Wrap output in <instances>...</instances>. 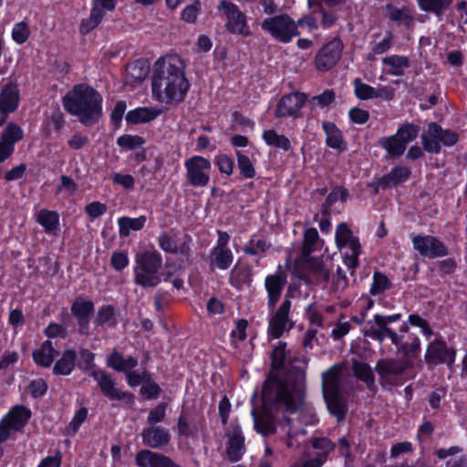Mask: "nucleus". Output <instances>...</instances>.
<instances>
[{"label": "nucleus", "instance_id": "1", "mask_svg": "<svg viewBox=\"0 0 467 467\" xmlns=\"http://www.w3.org/2000/svg\"><path fill=\"white\" fill-rule=\"evenodd\" d=\"M261 399V411L253 408L251 414L255 431L264 437H268L276 431L273 411L282 410L295 413L304 405V397L300 390L292 389L291 394L285 383L272 374L266 377L263 384Z\"/></svg>", "mask_w": 467, "mask_h": 467}, {"label": "nucleus", "instance_id": "2", "mask_svg": "<svg viewBox=\"0 0 467 467\" xmlns=\"http://www.w3.org/2000/svg\"><path fill=\"white\" fill-rule=\"evenodd\" d=\"M191 88L184 71V64L178 56L161 57L152 67L151 92L160 102L180 104Z\"/></svg>", "mask_w": 467, "mask_h": 467}, {"label": "nucleus", "instance_id": "3", "mask_svg": "<svg viewBox=\"0 0 467 467\" xmlns=\"http://www.w3.org/2000/svg\"><path fill=\"white\" fill-rule=\"evenodd\" d=\"M64 109L78 119L81 124L98 123L103 115V97L86 83L76 84L62 98Z\"/></svg>", "mask_w": 467, "mask_h": 467}, {"label": "nucleus", "instance_id": "4", "mask_svg": "<svg viewBox=\"0 0 467 467\" xmlns=\"http://www.w3.org/2000/svg\"><path fill=\"white\" fill-rule=\"evenodd\" d=\"M79 360L77 361L78 367L82 372L89 371V376L98 383V386L103 396L109 400L123 401L128 406L135 404V396L130 391H121L115 387V381L111 375L95 364L96 355L89 349L81 348L78 351Z\"/></svg>", "mask_w": 467, "mask_h": 467}, {"label": "nucleus", "instance_id": "5", "mask_svg": "<svg viewBox=\"0 0 467 467\" xmlns=\"http://www.w3.org/2000/svg\"><path fill=\"white\" fill-rule=\"evenodd\" d=\"M162 255L155 248L136 254L133 265V282L142 288L158 286L163 278Z\"/></svg>", "mask_w": 467, "mask_h": 467}, {"label": "nucleus", "instance_id": "6", "mask_svg": "<svg viewBox=\"0 0 467 467\" xmlns=\"http://www.w3.org/2000/svg\"><path fill=\"white\" fill-rule=\"evenodd\" d=\"M322 394L328 412L338 422L345 420L348 403L342 389V373L338 365L322 373Z\"/></svg>", "mask_w": 467, "mask_h": 467}, {"label": "nucleus", "instance_id": "7", "mask_svg": "<svg viewBox=\"0 0 467 467\" xmlns=\"http://www.w3.org/2000/svg\"><path fill=\"white\" fill-rule=\"evenodd\" d=\"M423 150L431 154H440L441 145L445 147L455 146L459 140V134L451 130L443 129L439 123L431 121L428 124L427 130L420 136Z\"/></svg>", "mask_w": 467, "mask_h": 467}, {"label": "nucleus", "instance_id": "8", "mask_svg": "<svg viewBox=\"0 0 467 467\" xmlns=\"http://www.w3.org/2000/svg\"><path fill=\"white\" fill-rule=\"evenodd\" d=\"M410 368L406 363L395 358H381L374 368L379 375V384L385 390H390L393 387H400L407 379L403 377L407 369Z\"/></svg>", "mask_w": 467, "mask_h": 467}, {"label": "nucleus", "instance_id": "9", "mask_svg": "<svg viewBox=\"0 0 467 467\" xmlns=\"http://www.w3.org/2000/svg\"><path fill=\"white\" fill-rule=\"evenodd\" d=\"M410 368L406 363L395 358H381L374 368L379 375V384L385 390H390L393 387H400L407 379L403 377L407 369Z\"/></svg>", "mask_w": 467, "mask_h": 467}, {"label": "nucleus", "instance_id": "10", "mask_svg": "<svg viewBox=\"0 0 467 467\" xmlns=\"http://www.w3.org/2000/svg\"><path fill=\"white\" fill-rule=\"evenodd\" d=\"M402 315L396 313L392 315L376 314L372 320H368L363 328L365 337H369L379 343L386 338H389L391 344H397L399 334L392 328L389 327V324L401 320Z\"/></svg>", "mask_w": 467, "mask_h": 467}, {"label": "nucleus", "instance_id": "11", "mask_svg": "<svg viewBox=\"0 0 467 467\" xmlns=\"http://www.w3.org/2000/svg\"><path fill=\"white\" fill-rule=\"evenodd\" d=\"M261 27L269 33L274 39L283 44L292 42L294 37L301 34L295 25V20L288 14H280L265 18L261 23Z\"/></svg>", "mask_w": 467, "mask_h": 467}, {"label": "nucleus", "instance_id": "12", "mask_svg": "<svg viewBox=\"0 0 467 467\" xmlns=\"http://www.w3.org/2000/svg\"><path fill=\"white\" fill-rule=\"evenodd\" d=\"M456 354V348L449 347L443 337L439 336L428 344L424 359L430 367L446 365L451 368L455 363Z\"/></svg>", "mask_w": 467, "mask_h": 467}, {"label": "nucleus", "instance_id": "13", "mask_svg": "<svg viewBox=\"0 0 467 467\" xmlns=\"http://www.w3.org/2000/svg\"><path fill=\"white\" fill-rule=\"evenodd\" d=\"M117 0H92L88 17L83 18L78 26L82 36H87L96 29L105 19L107 12L115 11Z\"/></svg>", "mask_w": 467, "mask_h": 467}, {"label": "nucleus", "instance_id": "14", "mask_svg": "<svg viewBox=\"0 0 467 467\" xmlns=\"http://www.w3.org/2000/svg\"><path fill=\"white\" fill-rule=\"evenodd\" d=\"M344 44L339 37H334L323 45L314 59L316 68L322 72L332 69L341 59Z\"/></svg>", "mask_w": 467, "mask_h": 467}, {"label": "nucleus", "instance_id": "15", "mask_svg": "<svg viewBox=\"0 0 467 467\" xmlns=\"http://www.w3.org/2000/svg\"><path fill=\"white\" fill-rule=\"evenodd\" d=\"M218 9L223 10L227 17L225 28L229 33L243 36H251L252 33L247 25V16L235 4L222 0L218 5Z\"/></svg>", "mask_w": 467, "mask_h": 467}, {"label": "nucleus", "instance_id": "16", "mask_svg": "<svg viewBox=\"0 0 467 467\" xmlns=\"http://www.w3.org/2000/svg\"><path fill=\"white\" fill-rule=\"evenodd\" d=\"M306 100L307 96L303 92L293 91L285 94L278 100L274 115L277 119H299L302 117L301 109L306 104Z\"/></svg>", "mask_w": 467, "mask_h": 467}, {"label": "nucleus", "instance_id": "17", "mask_svg": "<svg viewBox=\"0 0 467 467\" xmlns=\"http://www.w3.org/2000/svg\"><path fill=\"white\" fill-rule=\"evenodd\" d=\"M289 303L282 302L268 318L267 336L274 339H279L285 332L290 331L295 323L290 317Z\"/></svg>", "mask_w": 467, "mask_h": 467}, {"label": "nucleus", "instance_id": "18", "mask_svg": "<svg viewBox=\"0 0 467 467\" xmlns=\"http://www.w3.org/2000/svg\"><path fill=\"white\" fill-rule=\"evenodd\" d=\"M186 177L193 187H204L209 183L211 161L199 155L192 156L185 161Z\"/></svg>", "mask_w": 467, "mask_h": 467}, {"label": "nucleus", "instance_id": "19", "mask_svg": "<svg viewBox=\"0 0 467 467\" xmlns=\"http://www.w3.org/2000/svg\"><path fill=\"white\" fill-rule=\"evenodd\" d=\"M413 248L424 257L434 259L449 254V249L438 237L430 234H417L411 239Z\"/></svg>", "mask_w": 467, "mask_h": 467}, {"label": "nucleus", "instance_id": "20", "mask_svg": "<svg viewBox=\"0 0 467 467\" xmlns=\"http://www.w3.org/2000/svg\"><path fill=\"white\" fill-rule=\"evenodd\" d=\"M20 101L21 96L17 83L15 81L5 83L0 91V128L6 123L9 115L18 109Z\"/></svg>", "mask_w": 467, "mask_h": 467}, {"label": "nucleus", "instance_id": "21", "mask_svg": "<svg viewBox=\"0 0 467 467\" xmlns=\"http://www.w3.org/2000/svg\"><path fill=\"white\" fill-rule=\"evenodd\" d=\"M32 417L31 410L25 405H15L0 420V428L7 431V434L23 432Z\"/></svg>", "mask_w": 467, "mask_h": 467}, {"label": "nucleus", "instance_id": "22", "mask_svg": "<svg viewBox=\"0 0 467 467\" xmlns=\"http://www.w3.org/2000/svg\"><path fill=\"white\" fill-rule=\"evenodd\" d=\"M70 312L78 321V333L81 336H88L90 319L95 312L93 301L78 296L73 300Z\"/></svg>", "mask_w": 467, "mask_h": 467}, {"label": "nucleus", "instance_id": "23", "mask_svg": "<svg viewBox=\"0 0 467 467\" xmlns=\"http://www.w3.org/2000/svg\"><path fill=\"white\" fill-rule=\"evenodd\" d=\"M287 358V351H286V342L278 341L277 345L274 348L271 352L270 359V372L267 377L271 374L276 376L281 381H284L288 389V392L292 394V389L300 390L302 395L304 396V392L300 384L296 382H290L289 379L286 377V373L284 375H278L277 372L283 370L285 368V361Z\"/></svg>", "mask_w": 467, "mask_h": 467}, {"label": "nucleus", "instance_id": "24", "mask_svg": "<svg viewBox=\"0 0 467 467\" xmlns=\"http://www.w3.org/2000/svg\"><path fill=\"white\" fill-rule=\"evenodd\" d=\"M287 284V275L278 265L274 274L268 275L265 278V289L267 294V309L274 311L277 302L280 300L283 291Z\"/></svg>", "mask_w": 467, "mask_h": 467}, {"label": "nucleus", "instance_id": "25", "mask_svg": "<svg viewBox=\"0 0 467 467\" xmlns=\"http://www.w3.org/2000/svg\"><path fill=\"white\" fill-rule=\"evenodd\" d=\"M226 454L231 462H239L246 451L245 439L238 423H232L226 432Z\"/></svg>", "mask_w": 467, "mask_h": 467}, {"label": "nucleus", "instance_id": "26", "mask_svg": "<svg viewBox=\"0 0 467 467\" xmlns=\"http://www.w3.org/2000/svg\"><path fill=\"white\" fill-rule=\"evenodd\" d=\"M404 337V335L399 334L398 343L393 345L397 348V354L402 357L400 360L412 368L421 352L420 339L415 333H410L405 340Z\"/></svg>", "mask_w": 467, "mask_h": 467}, {"label": "nucleus", "instance_id": "27", "mask_svg": "<svg viewBox=\"0 0 467 467\" xmlns=\"http://www.w3.org/2000/svg\"><path fill=\"white\" fill-rule=\"evenodd\" d=\"M135 463L138 467H182L169 456L148 449L136 453Z\"/></svg>", "mask_w": 467, "mask_h": 467}, {"label": "nucleus", "instance_id": "28", "mask_svg": "<svg viewBox=\"0 0 467 467\" xmlns=\"http://www.w3.org/2000/svg\"><path fill=\"white\" fill-rule=\"evenodd\" d=\"M142 443L150 448L159 449L167 444L171 441L169 431L159 426H150L144 428L141 432Z\"/></svg>", "mask_w": 467, "mask_h": 467}, {"label": "nucleus", "instance_id": "29", "mask_svg": "<svg viewBox=\"0 0 467 467\" xmlns=\"http://www.w3.org/2000/svg\"><path fill=\"white\" fill-rule=\"evenodd\" d=\"M308 358L305 354H298L290 359V368L286 371V377L290 382L297 381L302 387L304 397L306 396V369Z\"/></svg>", "mask_w": 467, "mask_h": 467}, {"label": "nucleus", "instance_id": "30", "mask_svg": "<svg viewBox=\"0 0 467 467\" xmlns=\"http://www.w3.org/2000/svg\"><path fill=\"white\" fill-rule=\"evenodd\" d=\"M162 113V109L155 107H138L129 110L125 116L127 124L138 125L150 123Z\"/></svg>", "mask_w": 467, "mask_h": 467}, {"label": "nucleus", "instance_id": "31", "mask_svg": "<svg viewBox=\"0 0 467 467\" xmlns=\"http://www.w3.org/2000/svg\"><path fill=\"white\" fill-rule=\"evenodd\" d=\"M384 16L391 22L401 24L405 28L410 29L414 23V16L408 6L400 8L391 3L383 6Z\"/></svg>", "mask_w": 467, "mask_h": 467}, {"label": "nucleus", "instance_id": "32", "mask_svg": "<svg viewBox=\"0 0 467 467\" xmlns=\"http://www.w3.org/2000/svg\"><path fill=\"white\" fill-rule=\"evenodd\" d=\"M322 130L326 135V145L328 148L343 152L347 146L341 130L335 122L325 120L322 122Z\"/></svg>", "mask_w": 467, "mask_h": 467}, {"label": "nucleus", "instance_id": "33", "mask_svg": "<svg viewBox=\"0 0 467 467\" xmlns=\"http://www.w3.org/2000/svg\"><path fill=\"white\" fill-rule=\"evenodd\" d=\"M58 351L50 339L43 341L38 348L33 351L32 358L36 366L49 368L55 361Z\"/></svg>", "mask_w": 467, "mask_h": 467}, {"label": "nucleus", "instance_id": "34", "mask_svg": "<svg viewBox=\"0 0 467 467\" xmlns=\"http://www.w3.org/2000/svg\"><path fill=\"white\" fill-rule=\"evenodd\" d=\"M78 355L75 349H65L55 362L52 373L55 376H69L75 369Z\"/></svg>", "mask_w": 467, "mask_h": 467}, {"label": "nucleus", "instance_id": "35", "mask_svg": "<svg viewBox=\"0 0 467 467\" xmlns=\"http://www.w3.org/2000/svg\"><path fill=\"white\" fill-rule=\"evenodd\" d=\"M352 371L358 380L365 383L370 392L375 394L378 391L375 375L368 363L353 359Z\"/></svg>", "mask_w": 467, "mask_h": 467}, {"label": "nucleus", "instance_id": "36", "mask_svg": "<svg viewBox=\"0 0 467 467\" xmlns=\"http://www.w3.org/2000/svg\"><path fill=\"white\" fill-rule=\"evenodd\" d=\"M411 175V171L406 166H395L389 172L382 175L379 180L378 183L381 185L383 189L389 187H396L405 182H407Z\"/></svg>", "mask_w": 467, "mask_h": 467}, {"label": "nucleus", "instance_id": "37", "mask_svg": "<svg viewBox=\"0 0 467 467\" xmlns=\"http://www.w3.org/2000/svg\"><path fill=\"white\" fill-rule=\"evenodd\" d=\"M138 359L135 357L128 356L125 358L123 354L115 349L106 359V365L108 368L124 374L129 372V370L135 368L138 366Z\"/></svg>", "mask_w": 467, "mask_h": 467}, {"label": "nucleus", "instance_id": "38", "mask_svg": "<svg viewBox=\"0 0 467 467\" xmlns=\"http://www.w3.org/2000/svg\"><path fill=\"white\" fill-rule=\"evenodd\" d=\"M36 222L44 228L48 234L57 236L59 228V213L57 211L41 209L36 216Z\"/></svg>", "mask_w": 467, "mask_h": 467}, {"label": "nucleus", "instance_id": "39", "mask_svg": "<svg viewBox=\"0 0 467 467\" xmlns=\"http://www.w3.org/2000/svg\"><path fill=\"white\" fill-rule=\"evenodd\" d=\"M60 320L62 324H57L55 322H50L48 326L44 329V334L46 337L50 338H61L65 339L67 337L68 333L67 330V326L71 320L70 315L67 313L66 308H63L60 312Z\"/></svg>", "mask_w": 467, "mask_h": 467}, {"label": "nucleus", "instance_id": "40", "mask_svg": "<svg viewBox=\"0 0 467 467\" xmlns=\"http://www.w3.org/2000/svg\"><path fill=\"white\" fill-rule=\"evenodd\" d=\"M204 422V419L201 417L200 423ZM200 430L199 422L188 417L187 413L182 410L177 419V433L180 437L190 438L195 437Z\"/></svg>", "mask_w": 467, "mask_h": 467}, {"label": "nucleus", "instance_id": "41", "mask_svg": "<svg viewBox=\"0 0 467 467\" xmlns=\"http://www.w3.org/2000/svg\"><path fill=\"white\" fill-rule=\"evenodd\" d=\"M150 62L148 59L140 58L127 66L128 76L132 79V84L141 83L150 74Z\"/></svg>", "mask_w": 467, "mask_h": 467}, {"label": "nucleus", "instance_id": "42", "mask_svg": "<svg viewBox=\"0 0 467 467\" xmlns=\"http://www.w3.org/2000/svg\"><path fill=\"white\" fill-rule=\"evenodd\" d=\"M349 197V192L343 186H335L321 204V214L331 215V208L337 202H346Z\"/></svg>", "mask_w": 467, "mask_h": 467}, {"label": "nucleus", "instance_id": "43", "mask_svg": "<svg viewBox=\"0 0 467 467\" xmlns=\"http://www.w3.org/2000/svg\"><path fill=\"white\" fill-rule=\"evenodd\" d=\"M233 261L234 254L231 249L212 248L210 253L211 267L227 270L232 265Z\"/></svg>", "mask_w": 467, "mask_h": 467}, {"label": "nucleus", "instance_id": "44", "mask_svg": "<svg viewBox=\"0 0 467 467\" xmlns=\"http://www.w3.org/2000/svg\"><path fill=\"white\" fill-rule=\"evenodd\" d=\"M335 241L339 249L344 247H348L350 249L354 243L358 244V245H361L359 238L358 236H354L353 232L346 223H340L337 224L335 234Z\"/></svg>", "mask_w": 467, "mask_h": 467}, {"label": "nucleus", "instance_id": "45", "mask_svg": "<svg viewBox=\"0 0 467 467\" xmlns=\"http://www.w3.org/2000/svg\"><path fill=\"white\" fill-rule=\"evenodd\" d=\"M147 221V217L145 215H140L137 218H130L128 216H122L118 219L119 225V234L121 237H127L130 235V231H140L141 230L145 223Z\"/></svg>", "mask_w": 467, "mask_h": 467}, {"label": "nucleus", "instance_id": "46", "mask_svg": "<svg viewBox=\"0 0 467 467\" xmlns=\"http://www.w3.org/2000/svg\"><path fill=\"white\" fill-rule=\"evenodd\" d=\"M378 144L380 148L384 149L392 158H398L401 156L406 150L405 145L397 137L396 134L379 138Z\"/></svg>", "mask_w": 467, "mask_h": 467}, {"label": "nucleus", "instance_id": "47", "mask_svg": "<svg viewBox=\"0 0 467 467\" xmlns=\"http://www.w3.org/2000/svg\"><path fill=\"white\" fill-rule=\"evenodd\" d=\"M262 138L266 145L284 151H287L292 148L290 140L283 134H278L273 129L264 130Z\"/></svg>", "mask_w": 467, "mask_h": 467}, {"label": "nucleus", "instance_id": "48", "mask_svg": "<svg viewBox=\"0 0 467 467\" xmlns=\"http://www.w3.org/2000/svg\"><path fill=\"white\" fill-rule=\"evenodd\" d=\"M24 131L16 122H8L0 135V140L15 149L16 144L23 140Z\"/></svg>", "mask_w": 467, "mask_h": 467}, {"label": "nucleus", "instance_id": "49", "mask_svg": "<svg viewBox=\"0 0 467 467\" xmlns=\"http://www.w3.org/2000/svg\"><path fill=\"white\" fill-rule=\"evenodd\" d=\"M392 287V282L383 272L376 270L372 275V283L369 288V294L377 296Z\"/></svg>", "mask_w": 467, "mask_h": 467}, {"label": "nucleus", "instance_id": "50", "mask_svg": "<svg viewBox=\"0 0 467 467\" xmlns=\"http://www.w3.org/2000/svg\"><path fill=\"white\" fill-rule=\"evenodd\" d=\"M452 3V0H417L419 8L427 13H432L437 16L442 15Z\"/></svg>", "mask_w": 467, "mask_h": 467}, {"label": "nucleus", "instance_id": "51", "mask_svg": "<svg viewBox=\"0 0 467 467\" xmlns=\"http://www.w3.org/2000/svg\"><path fill=\"white\" fill-rule=\"evenodd\" d=\"M115 308L112 305H102L94 319V325L97 327H104L106 324L110 327H114L117 324L115 320Z\"/></svg>", "mask_w": 467, "mask_h": 467}, {"label": "nucleus", "instance_id": "52", "mask_svg": "<svg viewBox=\"0 0 467 467\" xmlns=\"http://www.w3.org/2000/svg\"><path fill=\"white\" fill-rule=\"evenodd\" d=\"M383 64L390 67L388 73L400 77L404 74L403 68L410 66L409 58L405 56L392 55L383 58Z\"/></svg>", "mask_w": 467, "mask_h": 467}, {"label": "nucleus", "instance_id": "53", "mask_svg": "<svg viewBox=\"0 0 467 467\" xmlns=\"http://www.w3.org/2000/svg\"><path fill=\"white\" fill-rule=\"evenodd\" d=\"M88 410L86 407H80L73 415V418L65 427L64 434L74 437L79 431L82 424L87 420Z\"/></svg>", "mask_w": 467, "mask_h": 467}, {"label": "nucleus", "instance_id": "54", "mask_svg": "<svg viewBox=\"0 0 467 467\" xmlns=\"http://www.w3.org/2000/svg\"><path fill=\"white\" fill-rule=\"evenodd\" d=\"M235 155L241 177L243 179H254L256 176V171L250 158L241 150H236Z\"/></svg>", "mask_w": 467, "mask_h": 467}, {"label": "nucleus", "instance_id": "55", "mask_svg": "<svg viewBox=\"0 0 467 467\" xmlns=\"http://www.w3.org/2000/svg\"><path fill=\"white\" fill-rule=\"evenodd\" d=\"M420 130V128L419 125L406 122L398 128L395 134L402 141V143L405 145V148L407 149V145L417 139Z\"/></svg>", "mask_w": 467, "mask_h": 467}, {"label": "nucleus", "instance_id": "56", "mask_svg": "<svg viewBox=\"0 0 467 467\" xmlns=\"http://www.w3.org/2000/svg\"><path fill=\"white\" fill-rule=\"evenodd\" d=\"M270 244L264 238L256 239L255 234L252 235L247 244L244 246L243 251L247 255L264 254Z\"/></svg>", "mask_w": 467, "mask_h": 467}, {"label": "nucleus", "instance_id": "57", "mask_svg": "<svg viewBox=\"0 0 467 467\" xmlns=\"http://www.w3.org/2000/svg\"><path fill=\"white\" fill-rule=\"evenodd\" d=\"M318 238L319 234L316 228L310 227L305 230L301 250L303 257H308L315 251V244Z\"/></svg>", "mask_w": 467, "mask_h": 467}, {"label": "nucleus", "instance_id": "58", "mask_svg": "<svg viewBox=\"0 0 467 467\" xmlns=\"http://www.w3.org/2000/svg\"><path fill=\"white\" fill-rule=\"evenodd\" d=\"M175 230L171 229V232L161 233L157 239L159 247L165 253L177 254H178V243L174 238V234H171Z\"/></svg>", "mask_w": 467, "mask_h": 467}, {"label": "nucleus", "instance_id": "59", "mask_svg": "<svg viewBox=\"0 0 467 467\" xmlns=\"http://www.w3.org/2000/svg\"><path fill=\"white\" fill-rule=\"evenodd\" d=\"M146 140L139 135L124 134L117 139V145L124 150H133L140 148Z\"/></svg>", "mask_w": 467, "mask_h": 467}, {"label": "nucleus", "instance_id": "60", "mask_svg": "<svg viewBox=\"0 0 467 467\" xmlns=\"http://www.w3.org/2000/svg\"><path fill=\"white\" fill-rule=\"evenodd\" d=\"M30 34L29 25L26 21L16 23L11 32L12 39L17 45L25 44L29 39Z\"/></svg>", "mask_w": 467, "mask_h": 467}, {"label": "nucleus", "instance_id": "61", "mask_svg": "<svg viewBox=\"0 0 467 467\" xmlns=\"http://www.w3.org/2000/svg\"><path fill=\"white\" fill-rule=\"evenodd\" d=\"M354 94L360 100H368L374 99V87L364 83L359 78L353 81Z\"/></svg>", "mask_w": 467, "mask_h": 467}, {"label": "nucleus", "instance_id": "62", "mask_svg": "<svg viewBox=\"0 0 467 467\" xmlns=\"http://www.w3.org/2000/svg\"><path fill=\"white\" fill-rule=\"evenodd\" d=\"M202 10V3L200 0H194L192 4L186 5L182 13L181 19L188 24H194Z\"/></svg>", "mask_w": 467, "mask_h": 467}, {"label": "nucleus", "instance_id": "63", "mask_svg": "<svg viewBox=\"0 0 467 467\" xmlns=\"http://www.w3.org/2000/svg\"><path fill=\"white\" fill-rule=\"evenodd\" d=\"M214 164L222 174L230 176L234 172V161L227 154H218L214 157Z\"/></svg>", "mask_w": 467, "mask_h": 467}, {"label": "nucleus", "instance_id": "64", "mask_svg": "<svg viewBox=\"0 0 467 467\" xmlns=\"http://www.w3.org/2000/svg\"><path fill=\"white\" fill-rule=\"evenodd\" d=\"M47 382L42 378L31 380L27 386V391L35 400L44 397L47 394Z\"/></svg>", "mask_w": 467, "mask_h": 467}]
</instances>
